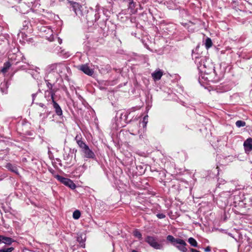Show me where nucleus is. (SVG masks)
I'll use <instances>...</instances> for the list:
<instances>
[{"instance_id": "obj_1", "label": "nucleus", "mask_w": 252, "mask_h": 252, "mask_svg": "<svg viewBox=\"0 0 252 252\" xmlns=\"http://www.w3.org/2000/svg\"><path fill=\"white\" fill-rule=\"evenodd\" d=\"M192 57L195 59V63L199 71L204 74V76H202V78L209 80L207 77H205V75L215 74V67L213 63L208 59H206V57L201 56L199 57L196 56L195 54H193Z\"/></svg>"}, {"instance_id": "obj_2", "label": "nucleus", "mask_w": 252, "mask_h": 252, "mask_svg": "<svg viewBox=\"0 0 252 252\" xmlns=\"http://www.w3.org/2000/svg\"><path fill=\"white\" fill-rule=\"evenodd\" d=\"M67 69V67L64 64L62 63L51 64L48 67V70L49 72L47 77L51 78L52 76H55L53 80H55L56 82L59 77H61L64 74L65 71Z\"/></svg>"}, {"instance_id": "obj_3", "label": "nucleus", "mask_w": 252, "mask_h": 252, "mask_svg": "<svg viewBox=\"0 0 252 252\" xmlns=\"http://www.w3.org/2000/svg\"><path fill=\"white\" fill-rule=\"evenodd\" d=\"M167 240L171 243L172 245L176 247L178 250L182 252H187V248L186 246L187 244L183 239L179 238H175L172 235H168L166 237Z\"/></svg>"}, {"instance_id": "obj_4", "label": "nucleus", "mask_w": 252, "mask_h": 252, "mask_svg": "<svg viewBox=\"0 0 252 252\" xmlns=\"http://www.w3.org/2000/svg\"><path fill=\"white\" fill-rule=\"evenodd\" d=\"M145 242L155 249L162 250L163 249V245L158 242V238L156 236H148L145 239Z\"/></svg>"}, {"instance_id": "obj_5", "label": "nucleus", "mask_w": 252, "mask_h": 252, "mask_svg": "<svg viewBox=\"0 0 252 252\" xmlns=\"http://www.w3.org/2000/svg\"><path fill=\"white\" fill-rule=\"evenodd\" d=\"M78 69L90 76H93L94 73V69L90 68L88 64L80 65L78 66Z\"/></svg>"}, {"instance_id": "obj_6", "label": "nucleus", "mask_w": 252, "mask_h": 252, "mask_svg": "<svg viewBox=\"0 0 252 252\" xmlns=\"http://www.w3.org/2000/svg\"><path fill=\"white\" fill-rule=\"evenodd\" d=\"M84 158L91 159H95V155L94 152L88 146L82 151Z\"/></svg>"}, {"instance_id": "obj_7", "label": "nucleus", "mask_w": 252, "mask_h": 252, "mask_svg": "<svg viewBox=\"0 0 252 252\" xmlns=\"http://www.w3.org/2000/svg\"><path fill=\"white\" fill-rule=\"evenodd\" d=\"M51 99H52V102L53 103V107L55 109L56 114L59 116H62V115H63L62 110L61 107L59 106V105L54 100L53 94H51Z\"/></svg>"}, {"instance_id": "obj_8", "label": "nucleus", "mask_w": 252, "mask_h": 252, "mask_svg": "<svg viewBox=\"0 0 252 252\" xmlns=\"http://www.w3.org/2000/svg\"><path fill=\"white\" fill-rule=\"evenodd\" d=\"M124 1L128 4V8L130 10L131 14H135L137 12V10L135 9L136 3L133 0H124Z\"/></svg>"}, {"instance_id": "obj_9", "label": "nucleus", "mask_w": 252, "mask_h": 252, "mask_svg": "<svg viewBox=\"0 0 252 252\" xmlns=\"http://www.w3.org/2000/svg\"><path fill=\"white\" fill-rule=\"evenodd\" d=\"M72 10L74 11L76 15H79L81 13L80 7L81 5L77 2L69 1Z\"/></svg>"}, {"instance_id": "obj_10", "label": "nucleus", "mask_w": 252, "mask_h": 252, "mask_svg": "<svg viewBox=\"0 0 252 252\" xmlns=\"http://www.w3.org/2000/svg\"><path fill=\"white\" fill-rule=\"evenodd\" d=\"M244 146L246 152H249L252 150V138L247 139L244 143Z\"/></svg>"}, {"instance_id": "obj_11", "label": "nucleus", "mask_w": 252, "mask_h": 252, "mask_svg": "<svg viewBox=\"0 0 252 252\" xmlns=\"http://www.w3.org/2000/svg\"><path fill=\"white\" fill-rule=\"evenodd\" d=\"M163 75V72L161 70H156L152 74V76L155 81L159 80Z\"/></svg>"}, {"instance_id": "obj_12", "label": "nucleus", "mask_w": 252, "mask_h": 252, "mask_svg": "<svg viewBox=\"0 0 252 252\" xmlns=\"http://www.w3.org/2000/svg\"><path fill=\"white\" fill-rule=\"evenodd\" d=\"M1 241L2 243L9 245H11L12 243L14 242L12 238L2 235H1Z\"/></svg>"}, {"instance_id": "obj_13", "label": "nucleus", "mask_w": 252, "mask_h": 252, "mask_svg": "<svg viewBox=\"0 0 252 252\" xmlns=\"http://www.w3.org/2000/svg\"><path fill=\"white\" fill-rule=\"evenodd\" d=\"M38 113L39 114L40 117L43 120L46 119L49 114L47 109L39 110Z\"/></svg>"}, {"instance_id": "obj_14", "label": "nucleus", "mask_w": 252, "mask_h": 252, "mask_svg": "<svg viewBox=\"0 0 252 252\" xmlns=\"http://www.w3.org/2000/svg\"><path fill=\"white\" fill-rule=\"evenodd\" d=\"M77 241L80 243L81 247L85 248V237H83L82 235H79L77 237Z\"/></svg>"}, {"instance_id": "obj_15", "label": "nucleus", "mask_w": 252, "mask_h": 252, "mask_svg": "<svg viewBox=\"0 0 252 252\" xmlns=\"http://www.w3.org/2000/svg\"><path fill=\"white\" fill-rule=\"evenodd\" d=\"M6 167L11 171L18 174V169L14 165L8 163L6 165Z\"/></svg>"}, {"instance_id": "obj_16", "label": "nucleus", "mask_w": 252, "mask_h": 252, "mask_svg": "<svg viewBox=\"0 0 252 252\" xmlns=\"http://www.w3.org/2000/svg\"><path fill=\"white\" fill-rule=\"evenodd\" d=\"M64 185L69 187L71 189H75L76 188V185L73 183V182L68 178V181H65Z\"/></svg>"}, {"instance_id": "obj_17", "label": "nucleus", "mask_w": 252, "mask_h": 252, "mask_svg": "<svg viewBox=\"0 0 252 252\" xmlns=\"http://www.w3.org/2000/svg\"><path fill=\"white\" fill-rule=\"evenodd\" d=\"M10 66H11V64L9 62H7L3 64V66L2 67V68L1 70V71L3 73H6L8 69L10 68Z\"/></svg>"}, {"instance_id": "obj_18", "label": "nucleus", "mask_w": 252, "mask_h": 252, "mask_svg": "<svg viewBox=\"0 0 252 252\" xmlns=\"http://www.w3.org/2000/svg\"><path fill=\"white\" fill-rule=\"evenodd\" d=\"M49 78V79L46 80V84H47V86L48 88V89H49L50 91L47 92L49 93V94H50L51 95L52 94H53L54 95V94L53 93H52V91L53 85L49 82V81H51V79L52 78V77L51 78Z\"/></svg>"}, {"instance_id": "obj_19", "label": "nucleus", "mask_w": 252, "mask_h": 252, "mask_svg": "<svg viewBox=\"0 0 252 252\" xmlns=\"http://www.w3.org/2000/svg\"><path fill=\"white\" fill-rule=\"evenodd\" d=\"M188 242L189 243V244L194 247H197V242L196 241L195 239H194L192 237H190L188 239Z\"/></svg>"}, {"instance_id": "obj_20", "label": "nucleus", "mask_w": 252, "mask_h": 252, "mask_svg": "<svg viewBox=\"0 0 252 252\" xmlns=\"http://www.w3.org/2000/svg\"><path fill=\"white\" fill-rule=\"evenodd\" d=\"M205 45L207 49L210 48L212 46V42L211 38L209 37L206 38L205 40Z\"/></svg>"}, {"instance_id": "obj_21", "label": "nucleus", "mask_w": 252, "mask_h": 252, "mask_svg": "<svg viewBox=\"0 0 252 252\" xmlns=\"http://www.w3.org/2000/svg\"><path fill=\"white\" fill-rule=\"evenodd\" d=\"M55 178L63 184H64L65 181H68V178L63 177L59 175H56Z\"/></svg>"}, {"instance_id": "obj_22", "label": "nucleus", "mask_w": 252, "mask_h": 252, "mask_svg": "<svg viewBox=\"0 0 252 252\" xmlns=\"http://www.w3.org/2000/svg\"><path fill=\"white\" fill-rule=\"evenodd\" d=\"M231 195V194H230V191H225V192H221L220 194L219 198H222V197L227 198L228 197H230Z\"/></svg>"}, {"instance_id": "obj_23", "label": "nucleus", "mask_w": 252, "mask_h": 252, "mask_svg": "<svg viewBox=\"0 0 252 252\" xmlns=\"http://www.w3.org/2000/svg\"><path fill=\"white\" fill-rule=\"evenodd\" d=\"M77 144L79 146V147L81 149V151H82L83 149H84L86 147L88 146V145L82 140L78 141Z\"/></svg>"}, {"instance_id": "obj_24", "label": "nucleus", "mask_w": 252, "mask_h": 252, "mask_svg": "<svg viewBox=\"0 0 252 252\" xmlns=\"http://www.w3.org/2000/svg\"><path fill=\"white\" fill-rule=\"evenodd\" d=\"M81 216L80 212L79 210H75L73 213V218L75 219H78Z\"/></svg>"}, {"instance_id": "obj_25", "label": "nucleus", "mask_w": 252, "mask_h": 252, "mask_svg": "<svg viewBox=\"0 0 252 252\" xmlns=\"http://www.w3.org/2000/svg\"><path fill=\"white\" fill-rule=\"evenodd\" d=\"M236 126L238 127L244 126H246V123L244 121L239 120L236 122Z\"/></svg>"}, {"instance_id": "obj_26", "label": "nucleus", "mask_w": 252, "mask_h": 252, "mask_svg": "<svg viewBox=\"0 0 252 252\" xmlns=\"http://www.w3.org/2000/svg\"><path fill=\"white\" fill-rule=\"evenodd\" d=\"M133 235L138 238L139 240H141L142 239V234L141 233L137 230H135L133 232Z\"/></svg>"}, {"instance_id": "obj_27", "label": "nucleus", "mask_w": 252, "mask_h": 252, "mask_svg": "<svg viewBox=\"0 0 252 252\" xmlns=\"http://www.w3.org/2000/svg\"><path fill=\"white\" fill-rule=\"evenodd\" d=\"M13 250V247L4 248L0 250V252H12Z\"/></svg>"}, {"instance_id": "obj_28", "label": "nucleus", "mask_w": 252, "mask_h": 252, "mask_svg": "<svg viewBox=\"0 0 252 252\" xmlns=\"http://www.w3.org/2000/svg\"><path fill=\"white\" fill-rule=\"evenodd\" d=\"M128 112H124V113H120V118L121 119H123V116H124V117L125 118L124 119V121H126V119L128 117Z\"/></svg>"}, {"instance_id": "obj_29", "label": "nucleus", "mask_w": 252, "mask_h": 252, "mask_svg": "<svg viewBox=\"0 0 252 252\" xmlns=\"http://www.w3.org/2000/svg\"><path fill=\"white\" fill-rule=\"evenodd\" d=\"M148 115L147 116H145L144 118H143V127H146V125L148 123Z\"/></svg>"}, {"instance_id": "obj_30", "label": "nucleus", "mask_w": 252, "mask_h": 252, "mask_svg": "<svg viewBox=\"0 0 252 252\" xmlns=\"http://www.w3.org/2000/svg\"><path fill=\"white\" fill-rule=\"evenodd\" d=\"M157 217L159 219H162L165 218V215L162 213H158L157 214Z\"/></svg>"}, {"instance_id": "obj_31", "label": "nucleus", "mask_w": 252, "mask_h": 252, "mask_svg": "<svg viewBox=\"0 0 252 252\" xmlns=\"http://www.w3.org/2000/svg\"><path fill=\"white\" fill-rule=\"evenodd\" d=\"M75 140L76 141L77 143H78V141H80L81 140V135H79L77 134L76 137H75Z\"/></svg>"}, {"instance_id": "obj_32", "label": "nucleus", "mask_w": 252, "mask_h": 252, "mask_svg": "<svg viewBox=\"0 0 252 252\" xmlns=\"http://www.w3.org/2000/svg\"><path fill=\"white\" fill-rule=\"evenodd\" d=\"M38 105L40 107H41V108H43L42 110L47 109L46 106L44 104H43L42 103H39Z\"/></svg>"}, {"instance_id": "obj_33", "label": "nucleus", "mask_w": 252, "mask_h": 252, "mask_svg": "<svg viewBox=\"0 0 252 252\" xmlns=\"http://www.w3.org/2000/svg\"><path fill=\"white\" fill-rule=\"evenodd\" d=\"M205 252H210L211 251V248L209 246L207 247L204 249Z\"/></svg>"}, {"instance_id": "obj_34", "label": "nucleus", "mask_w": 252, "mask_h": 252, "mask_svg": "<svg viewBox=\"0 0 252 252\" xmlns=\"http://www.w3.org/2000/svg\"><path fill=\"white\" fill-rule=\"evenodd\" d=\"M190 251L191 252H200V251L192 248L190 249Z\"/></svg>"}, {"instance_id": "obj_35", "label": "nucleus", "mask_w": 252, "mask_h": 252, "mask_svg": "<svg viewBox=\"0 0 252 252\" xmlns=\"http://www.w3.org/2000/svg\"><path fill=\"white\" fill-rule=\"evenodd\" d=\"M58 42L59 43L61 44L62 43V39L60 38H58Z\"/></svg>"}, {"instance_id": "obj_36", "label": "nucleus", "mask_w": 252, "mask_h": 252, "mask_svg": "<svg viewBox=\"0 0 252 252\" xmlns=\"http://www.w3.org/2000/svg\"><path fill=\"white\" fill-rule=\"evenodd\" d=\"M36 94H32V99H33V100L34 99V98H35V96H36Z\"/></svg>"}, {"instance_id": "obj_37", "label": "nucleus", "mask_w": 252, "mask_h": 252, "mask_svg": "<svg viewBox=\"0 0 252 252\" xmlns=\"http://www.w3.org/2000/svg\"><path fill=\"white\" fill-rule=\"evenodd\" d=\"M26 252H34L32 251H28Z\"/></svg>"}, {"instance_id": "obj_38", "label": "nucleus", "mask_w": 252, "mask_h": 252, "mask_svg": "<svg viewBox=\"0 0 252 252\" xmlns=\"http://www.w3.org/2000/svg\"><path fill=\"white\" fill-rule=\"evenodd\" d=\"M132 252H137V251H136V250H133V251H132Z\"/></svg>"}, {"instance_id": "obj_39", "label": "nucleus", "mask_w": 252, "mask_h": 252, "mask_svg": "<svg viewBox=\"0 0 252 252\" xmlns=\"http://www.w3.org/2000/svg\"><path fill=\"white\" fill-rule=\"evenodd\" d=\"M1 242V235H0V243Z\"/></svg>"}, {"instance_id": "obj_40", "label": "nucleus", "mask_w": 252, "mask_h": 252, "mask_svg": "<svg viewBox=\"0 0 252 252\" xmlns=\"http://www.w3.org/2000/svg\"><path fill=\"white\" fill-rule=\"evenodd\" d=\"M83 166L84 167L86 168V166L85 165V164H84V165H83Z\"/></svg>"}]
</instances>
